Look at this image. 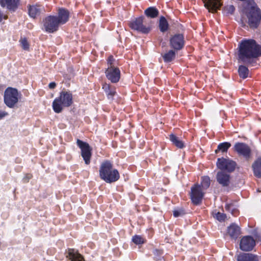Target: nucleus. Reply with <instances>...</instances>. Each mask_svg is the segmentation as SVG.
Returning <instances> with one entry per match:
<instances>
[{"label":"nucleus","mask_w":261,"mask_h":261,"mask_svg":"<svg viewBox=\"0 0 261 261\" xmlns=\"http://www.w3.org/2000/svg\"><path fill=\"white\" fill-rule=\"evenodd\" d=\"M237 60L241 65L238 68L240 77L245 79L249 70L247 66H255L261 57V45L253 39H243L238 44Z\"/></svg>","instance_id":"nucleus-1"},{"label":"nucleus","mask_w":261,"mask_h":261,"mask_svg":"<svg viewBox=\"0 0 261 261\" xmlns=\"http://www.w3.org/2000/svg\"><path fill=\"white\" fill-rule=\"evenodd\" d=\"M99 176L101 180L109 184L118 181L120 177L118 170L114 168L113 162L109 160H105L101 163Z\"/></svg>","instance_id":"nucleus-2"},{"label":"nucleus","mask_w":261,"mask_h":261,"mask_svg":"<svg viewBox=\"0 0 261 261\" xmlns=\"http://www.w3.org/2000/svg\"><path fill=\"white\" fill-rule=\"evenodd\" d=\"M73 103V95L69 90H62L59 95L55 98L52 103L54 111L56 113H61L64 108H68Z\"/></svg>","instance_id":"nucleus-3"},{"label":"nucleus","mask_w":261,"mask_h":261,"mask_svg":"<svg viewBox=\"0 0 261 261\" xmlns=\"http://www.w3.org/2000/svg\"><path fill=\"white\" fill-rule=\"evenodd\" d=\"M246 16L248 19V24L251 28H257L261 20V11L255 4L247 9Z\"/></svg>","instance_id":"nucleus-4"},{"label":"nucleus","mask_w":261,"mask_h":261,"mask_svg":"<svg viewBox=\"0 0 261 261\" xmlns=\"http://www.w3.org/2000/svg\"><path fill=\"white\" fill-rule=\"evenodd\" d=\"M20 95L17 89L8 87L4 92V103L8 107L13 108L18 103Z\"/></svg>","instance_id":"nucleus-5"},{"label":"nucleus","mask_w":261,"mask_h":261,"mask_svg":"<svg viewBox=\"0 0 261 261\" xmlns=\"http://www.w3.org/2000/svg\"><path fill=\"white\" fill-rule=\"evenodd\" d=\"M144 19L143 16L136 17L129 22L128 26L132 30L147 34L151 31V27L143 24Z\"/></svg>","instance_id":"nucleus-6"},{"label":"nucleus","mask_w":261,"mask_h":261,"mask_svg":"<svg viewBox=\"0 0 261 261\" xmlns=\"http://www.w3.org/2000/svg\"><path fill=\"white\" fill-rule=\"evenodd\" d=\"M204 192L199 184H194L191 188L190 198L192 203L195 205L201 203Z\"/></svg>","instance_id":"nucleus-7"},{"label":"nucleus","mask_w":261,"mask_h":261,"mask_svg":"<svg viewBox=\"0 0 261 261\" xmlns=\"http://www.w3.org/2000/svg\"><path fill=\"white\" fill-rule=\"evenodd\" d=\"M60 25L56 15H50L43 19V27L47 33H53L57 31Z\"/></svg>","instance_id":"nucleus-8"},{"label":"nucleus","mask_w":261,"mask_h":261,"mask_svg":"<svg viewBox=\"0 0 261 261\" xmlns=\"http://www.w3.org/2000/svg\"><path fill=\"white\" fill-rule=\"evenodd\" d=\"M76 144L81 150V155L86 165H89L91 162L92 156V148L87 142L79 139L76 140Z\"/></svg>","instance_id":"nucleus-9"},{"label":"nucleus","mask_w":261,"mask_h":261,"mask_svg":"<svg viewBox=\"0 0 261 261\" xmlns=\"http://www.w3.org/2000/svg\"><path fill=\"white\" fill-rule=\"evenodd\" d=\"M169 43L170 47L177 51L182 49L185 45L184 35L180 33L171 35Z\"/></svg>","instance_id":"nucleus-10"},{"label":"nucleus","mask_w":261,"mask_h":261,"mask_svg":"<svg viewBox=\"0 0 261 261\" xmlns=\"http://www.w3.org/2000/svg\"><path fill=\"white\" fill-rule=\"evenodd\" d=\"M233 150L238 155L243 156L246 161H249L251 156V150L250 147L243 142H237L233 146Z\"/></svg>","instance_id":"nucleus-11"},{"label":"nucleus","mask_w":261,"mask_h":261,"mask_svg":"<svg viewBox=\"0 0 261 261\" xmlns=\"http://www.w3.org/2000/svg\"><path fill=\"white\" fill-rule=\"evenodd\" d=\"M236 165V162L223 158H218L217 162V166L219 169L226 170L228 172H233L235 170Z\"/></svg>","instance_id":"nucleus-12"},{"label":"nucleus","mask_w":261,"mask_h":261,"mask_svg":"<svg viewBox=\"0 0 261 261\" xmlns=\"http://www.w3.org/2000/svg\"><path fill=\"white\" fill-rule=\"evenodd\" d=\"M240 248L243 251H250L255 246L254 239L250 236L243 237L240 242Z\"/></svg>","instance_id":"nucleus-13"},{"label":"nucleus","mask_w":261,"mask_h":261,"mask_svg":"<svg viewBox=\"0 0 261 261\" xmlns=\"http://www.w3.org/2000/svg\"><path fill=\"white\" fill-rule=\"evenodd\" d=\"M105 73L107 79L112 83H117L120 79L121 72L118 67L107 68Z\"/></svg>","instance_id":"nucleus-14"},{"label":"nucleus","mask_w":261,"mask_h":261,"mask_svg":"<svg viewBox=\"0 0 261 261\" xmlns=\"http://www.w3.org/2000/svg\"><path fill=\"white\" fill-rule=\"evenodd\" d=\"M28 8L29 15L33 19L37 18L40 16L41 14H43L45 12L44 6L38 4L29 5Z\"/></svg>","instance_id":"nucleus-15"},{"label":"nucleus","mask_w":261,"mask_h":261,"mask_svg":"<svg viewBox=\"0 0 261 261\" xmlns=\"http://www.w3.org/2000/svg\"><path fill=\"white\" fill-rule=\"evenodd\" d=\"M56 16L60 25H63L69 21L70 12L67 9L59 8L57 11V15Z\"/></svg>","instance_id":"nucleus-16"},{"label":"nucleus","mask_w":261,"mask_h":261,"mask_svg":"<svg viewBox=\"0 0 261 261\" xmlns=\"http://www.w3.org/2000/svg\"><path fill=\"white\" fill-rule=\"evenodd\" d=\"M217 182L222 187H228L230 182V176L229 174L224 171H220L217 172L216 175Z\"/></svg>","instance_id":"nucleus-17"},{"label":"nucleus","mask_w":261,"mask_h":261,"mask_svg":"<svg viewBox=\"0 0 261 261\" xmlns=\"http://www.w3.org/2000/svg\"><path fill=\"white\" fill-rule=\"evenodd\" d=\"M102 89L105 92L107 98L111 101H113L114 96L117 94L116 87L110 84L104 83L102 85Z\"/></svg>","instance_id":"nucleus-18"},{"label":"nucleus","mask_w":261,"mask_h":261,"mask_svg":"<svg viewBox=\"0 0 261 261\" xmlns=\"http://www.w3.org/2000/svg\"><path fill=\"white\" fill-rule=\"evenodd\" d=\"M20 0H0V4L3 7H6L11 12H15L17 9Z\"/></svg>","instance_id":"nucleus-19"},{"label":"nucleus","mask_w":261,"mask_h":261,"mask_svg":"<svg viewBox=\"0 0 261 261\" xmlns=\"http://www.w3.org/2000/svg\"><path fill=\"white\" fill-rule=\"evenodd\" d=\"M227 232L232 239L236 240L241 234V228L236 224L231 223L227 227Z\"/></svg>","instance_id":"nucleus-20"},{"label":"nucleus","mask_w":261,"mask_h":261,"mask_svg":"<svg viewBox=\"0 0 261 261\" xmlns=\"http://www.w3.org/2000/svg\"><path fill=\"white\" fill-rule=\"evenodd\" d=\"M204 6L208 10L209 12H216L217 9L221 7L220 0H203Z\"/></svg>","instance_id":"nucleus-21"},{"label":"nucleus","mask_w":261,"mask_h":261,"mask_svg":"<svg viewBox=\"0 0 261 261\" xmlns=\"http://www.w3.org/2000/svg\"><path fill=\"white\" fill-rule=\"evenodd\" d=\"M237 261H259L257 255L249 253H242L237 256Z\"/></svg>","instance_id":"nucleus-22"},{"label":"nucleus","mask_w":261,"mask_h":261,"mask_svg":"<svg viewBox=\"0 0 261 261\" xmlns=\"http://www.w3.org/2000/svg\"><path fill=\"white\" fill-rule=\"evenodd\" d=\"M254 175L261 178V157L257 158L252 165Z\"/></svg>","instance_id":"nucleus-23"},{"label":"nucleus","mask_w":261,"mask_h":261,"mask_svg":"<svg viewBox=\"0 0 261 261\" xmlns=\"http://www.w3.org/2000/svg\"><path fill=\"white\" fill-rule=\"evenodd\" d=\"M71 261H85L83 256L73 249H69L68 255Z\"/></svg>","instance_id":"nucleus-24"},{"label":"nucleus","mask_w":261,"mask_h":261,"mask_svg":"<svg viewBox=\"0 0 261 261\" xmlns=\"http://www.w3.org/2000/svg\"><path fill=\"white\" fill-rule=\"evenodd\" d=\"M169 138L172 143L177 148L182 149L185 147V143L175 135L173 134L169 135Z\"/></svg>","instance_id":"nucleus-25"},{"label":"nucleus","mask_w":261,"mask_h":261,"mask_svg":"<svg viewBox=\"0 0 261 261\" xmlns=\"http://www.w3.org/2000/svg\"><path fill=\"white\" fill-rule=\"evenodd\" d=\"M177 51L171 49L164 54H162V57L165 63H170L173 61L176 57V53Z\"/></svg>","instance_id":"nucleus-26"},{"label":"nucleus","mask_w":261,"mask_h":261,"mask_svg":"<svg viewBox=\"0 0 261 261\" xmlns=\"http://www.w3.org/2000/svg\"><path fill=\"white\" fill-rule=\"evenodd\" d=\"M144 14L148 17L154 18L158 16L159 11L155 7H150L144 11Z\"/></svg>","instance_id":"nucleus-27"},{"label":"nucleus","mask_w":261,"mask_h":261,"mask_svg":"<svg viewBox=\"0 0 261 261\" xmlns=\"http://www.w3.org/2000/svg\"><path fill=\"white\" fill-rule=\"evenodd\" d=\"M159 28L162 33L167 32L169 29V23L164 16H162L159 19Z\"/></svg>","instance_id":"nucleus-28"},{"label":"nucleus","mask_w":261,"mask_h":261,"mask_svg":"<svg viewBox=\"0 0 261 261\" xmlns=\"http://www.w3.org/2000/svg\"><path fill=\"white\" fill-rule=\"evenodd\" d=\"M230 146L231 144L229 142H224L221 143L218 145L217 148L215 150V152L216 153H218L220 151L222 152H226Z\"/></svg>","instance_id":"nucleus-29"},{"label":"nucleus","mask_w":261,"mask_h":261,"mask_svg":"<svg viewBox=\"0 0 261 261\" xmlns=\"http://www.w3.org/2000/svg\"><path fill=\"white\" fill-rule=\"evenodd\" d=\"M226 211L230 212L233 216H237L239 214V210L234 206L233 203H227L225 205Z\"/></svg>","instance_id":"nucleus-30"},{"label":"nucleus","mask_w":261,"mask_h":261,"mask_svg":"<svg viewBox=\"0 0 261 261\" xmlns=\"http://www.w3.org/2000/svg\"><path fill=\"white\" fill-rule=\"evenodd\" d=\"M211 184V179L208 176H204L201 177V185L203 190L208 189Z\"/></svg>","instance_id":"nucleus-31"},{"label":"nucleus","mask_w":261,"mask_h":261,"mask_svg":"<svg viewBox=\"0 0 261 261\" xmlns=\"http://www.w3.org/2000/svg\"><path fill=\"white\" fill-rule=\"evenodd\" d=\"M19 43L22 48L24 50H29L30 44L26 37H21L19 40Z\"/></svg>","instance_id":"nucleus-32"},{"label":"nucleus","mask_w":261,"mask_h":261,"mask_svg":"<svg viewBox=\"0 0 261 261\" xmlns=\"http://www.w3.org/2000/svg\"><path fill=\"white\" fill-rule=\"evenodd\" d=\"M132 241L136 245H141L146 242V240L139 235H135L132 238Z\"/></svg>","instance_id":"nucleus-33"},{"label":"nucleus","mask_w":261,"mask_h":261,"mask_svg":"<svg viewBox=\"0 0 261 261\" xmlns=\"http://www.w3.org/2000/svg\"><path fill=\"white\" fill-rule=\"evenodd\" d=\"M214 217L218 220L219 222H224L226 219V215L224 213H221L220 212H217L215 214Z\"/></svg>","instance_id":"nucleus-34"},{"label":"nucleus","mask_w":261,"mask_h":261,"mask_svg":"<svg viewBox=\"0 0 261 261\" xmlns=\"http://www.w3.org/2000/svg\"><path fill=\"white\" fill-rule=\"evenodd\" d=\"M115 59L112 55L109 56L107 60V63L108 65V68H115L114 66Z\"/></svg>","instance_id":"nucleus-35"},{"label":"nucleus","mask_w":261,"mask_h":261,"mask_svg":"<svg viewBox=\"0 0 261 261\" xmlns=\"http://www.w3.org/2000/svg\"><path fill=\"white\" fill-rule=\"evenodd\" d=\"M255 242H261V231L254 230L253 232Z\"/></svg>","instance_id":"nucleus-36"},{"label":"nucleus","mask_w":261,"mask_h":261,"mask_svg":"<svg viewBox=\"0 0 261 261\" xmlns=\"http://www.w3.org/2000/svg\"><path fill=\"white\" fill-rule=\"evenodd\" d=\"M185 214L184 210L182 209L175 210L173 212V216L175 218L182 216Z\"/></svg>","instance_id":"nucleus-37"},{"label":"nucleus","mask_w":261,"mask_h":261,"mask_svg":"<svg viewBox=\"0 0 261 261\" xmlns=\"http://www.w3.org/2000/svg\"><path fill=\"white\" fill-rule=\"evenodd\" d=\"M225 9L227 13L230 14H232L235 11V8L233 5H228L225 7Z\"/></svg>","instance_id":"nucleus-38"},{"label":"nucleus","mask_w":261,"mask_h":261,"mask_svg":"<svg viewBox=\"0 0 261 261\" xmlns=\"http://www.w3.org/2000/svg\"><path fill=\"white\" fill-rule=\"evenodd\" d=\"M33 178V175L31 173H27L23 178L24 182H28L31 178Z\"/></svg>","instance_id":"nucleus-39"},{"label":"nucleus","mask_w":261,"mask_h":261,"mask_svg":"<svg viewBox=\"0 0 261 261\" xmlns=\"http://www.w3.org/2000/svg\"><path fill=\"white\" fill-rule=\"evenodd\" d=\"M8 113L5 111H0V120L7 116Z\"/></svg>","instance_id":"nucleus-40"},{"label":"nucleus","mask_w":261,"mask_h":261,"mask_svg":"<svg viewBox=\"0 0 261 261\" xmlns=\"http://www.w3.org/2000/svg\"><path fill=\"white\" fill-rule=\"evenodd\" d=\"M56 86H57V84L55 82H51L49 84L48 87L50 89H53L55 88Z\"/></svg>","instance_id":"nucleus-41"},{"label":"nucleus","mask_w":261,"mask_h":261,"mask_svg":"<svg viewBox=\"0 0 261 261\" xmlns=\"http://www.w3.org/2000/svg\"><path fill=\"white\" fill-rule=\"evenodd\" d=\"M3 18L6 19L7 18V16H4L3 13L1 11H0V22L2 21Z\"/></svg>","instance_id":"nucleus-42"}]
</instances>
